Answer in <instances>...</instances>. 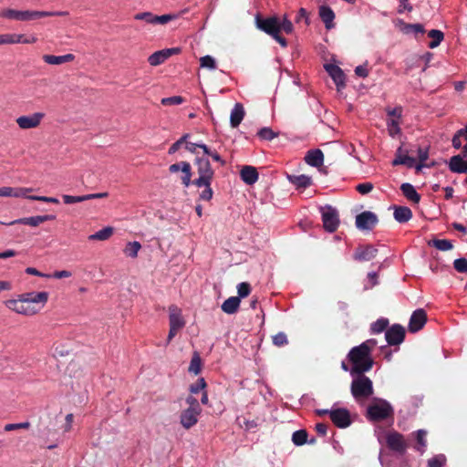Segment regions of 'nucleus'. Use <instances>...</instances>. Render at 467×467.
Segmentation results:
<instances>
[{"mask_svg":"<svg viewBox=\"0 0 467 467\" xmlns=\"http://www.w3.org/2000/svg\"><path fill=\"white\" fill-rule=\"evenodd\" d=\"M398 26L400 30L406 35L411 33L423 34L425 32L424 27L421 24H408L401 19L398 21Z\"/></svg>","mask_w":467,"mask_h":467,"instance_id":"obj_34","label":"nucleus"},{"mask_svg":"<svg viewBox=\"0 0 467 467\" xmlns=\"http://www.w3.org/2000/svg\"><path fill=\"white\" fill-rule=\"evenodd\" d=\"M184 98L182 96H172L169 98H163L161 99V104L163 106H173V105H180L184 102Z\"/></svg>","mask_w":467,"mask_h":467,"instance_id":"obj_50","label":"nucleus"},{"mask_svg":"<svg viewBox=\"0 0 467 467\" xmlns=\"http://www.w3.org/2000/svg\"><path fill=\"white\" fill-rule=\"evenodd\" d=\"M140 248H141V245L139 242H137V241L130 242L127 244V245L124 249V253L127 256L135 258V257H137L138 252L140 251Z\"/></svg>","mask_w":467,"mask_h":467,"instance_id":"obj_43","label":"nucleus"},{"mask_svg":"<svg viewBox=\"0 0 467 467\" xmlns=\"http://www.w3.org/2000/svg\"><path fill=\"white\" fill-rule=\"evenodd\" d=\"M134 18L136 20L145 21L146 23L150 24V25H157V24L165 25V24L171 22V20L175 19L176 16L171 15V14L157 16L150 12H142V13L136 14Z\"/></svg>","mask_w":467,"mask_h":467,"instance_id":"obj_9","label":"nucleus"},{"mask_svg":"<svg viewBox=\"0 0 467 467\" xmlns=\"http://www.w3.org/2000/svg\"><path fill=\"white\" fill-rule=\"evenodd\" d=\"M292 441L297 445L301 446L307 441V432L305 430H299L293 433Z\"/></svg>","mask_w":467,"mask_h":467,"instance_id":"obj_45","label":"nucleus"},{"mask_svg":"<svg viewBox=\"0 0 467 467\" xmlns=\"http://www.w3.org/2000/svg\"><path fill=\"white\" fill-rule=\"evenodd\" d=\"M169 171L171 173L178 172L182 171L183 175L182 176V183L184 187H189L192 182V167L191 164L187 161H181L177 163H173L170 165Z\"/></svg>","mask_w":467,"mask_h":467,"instance_id":"obj_16","label":"nucleus"},{"mask_svg":"<svg viewBox=\"0 0 467 467\" xmlns=\"http://www.w3.org/2000/svg\"><path fill=\"white\" fill-rule=\"evenodd\" d=\"M428 244L440 251H450L453 248L451 241L448 239H432L429 241Z\"/></svg>","mask_w":467,"mask_h":467,"instance_id":"obj_37","label":"nucleus"},{"mask_svg":"<svg viewBox=\"0 0 467 467\" xmlns=\"http://www.w3.org/2000/svg\"><path fill=\"white\" fill-rule=\"evenodd\" d=\"M427 321V316L423 309L420 308L415 310L409 322V330L411 333L418 332L420 330Z\"/></svg>","mask_w":467,"mask_h":467,"instance_id":"obj_19","label":"nucleus"},{"mask_svg":"<svg viewBox=\"0 0 467 467\" xmlns=\"http://www.w3.org/2000/svg\"><path fill=\"white\" fill-rule=\"evenodd\" d=\"M412 5L409 4L408 0H400L399 9L398 12L400 14L403 13L405 10H408L409 12L412 11Z\"/></svg>","mask_w":467,"mask_h":467,"instance_id":"obj_64","label":"nucleus"},{"mask_svg":"<svg viewBox=\"0 0 467 467\" xmlns=\"http://www.w3.org/2000/svg\"><path fill=\"white\" fill-rule=\"evenodd\" d=\"M43 60L49 65H61L74 60L73 54H67L63 56L44 55Z\"/></svg>","mask_w":467,"mask_h":467,"instance_id":"obj_32","label":"nucleus"},{"mask_svg":"<svg viewBox=\"0 0 467 467\" xmlns=\"http://www.w3.org/2000/svg\"><path fill=\"white\" fill-rule=\"evenodd\" d=\"M212 182H209L208 184H203L202 187L204 188L199 194V200L202 201H210L213 198V192L211 188Z\"/></svg>","mask_w":467,"mask_h":467,"instance_id":"obj_49","label":"nucleus"},{"mask_svg":"<svg viewBox=\"0 0 467 467\" xmlns=\"http://www.w3.org/2000/svg\"><path fill=\"white\" fill-rule=\"evenodd\" d=\"M46 14L41 13V11H19L15 9H5L0 13V16L5 17L8 19H14L18 21H29L35 20L38 18L44 17Z\"/></svg>","mask_w":467,"mask_h":467,"instance_id":"obj_7","label":"nucleus"},{"mask_svg":"<svg viewBox=\"0 0 467 467\" xmlns=\"http://www.w3.org/2000/svg\"><path fill=\"white\" fill-rule=\"evenodd\" d=\"M446 458L443 454H439L428 461V467H442L445 464Z\"/></svg>","mask_w":467,"mask_h":467,"instance_id":"obj_51","label":"nucleus"},{"mask_svg":"<svg viewBox=\"0 0 467 467\" xmlns=\"http://www.w3.org/2000/svg\"><path fill=\"white\" fill-rule=\"evenodd\" d=\"M33 191L32 188H13V187H1L0 188V197H25L26 192H31Z\"/></svg>","mask_w":467,"mask_h":467,"instance_id":"obj_26","label":"nucleus"},{"mask_svg":"<svg viewBox=\"0 0 467 467\" xmlns=\"http://www.w3.org/2000/svg\"><path fill=\"white\" fill-rule=\"evenodd\" d=\"M54 219H55V216L50 215V214L37 215V216H32V217L20 218V219H17V220L9 222V223H5V222L0 221V224H5V225L25 224V225H29L32 227H36L42 223H45L47 221H51Z\"/></svg>","mask_w":467,"mask_h":467,"instance_id":"obj_13","label":"nucleus"},{"mask_svg":"<svg viewBox=\"0 0 467 467\" xmlns=\"http://www.w3.org/2000/svg\"><path fill=\"white\" fill-rule=\"evenodd\" d=\"M241 179L248 185H253L258 181L259 174L253 166H244L240 171Z\"/></svg>","mask_w":467,"mask_h":467,"instance_id":"obj_28","label":"nucleus"},{"mask_svg":"<svg viewBox=\"0 0 467 467\" xmlns=\"http://www.w3.org/2000/svg\"><path fill=\"white\" fill-rule=\"evenodd\" d=\"M320 212L322 214V222L326 231L334 233L337 231L339 224V218L337 211L330 205L321 207Z\"/></svg>","mask_w":467,"mask_h":467,"instance_id":"obj_8","label":"nucleus"},{"mask_svg":"<svg viewBox=\"0 0 467 467\" xmlns=\"http://www.w3.org/2000/svg\"><path fill=\"white\" fill-rule=\"evenodd\" d=\"M108 196H109V192H104L82 195V198H83V202H84V201H88V200H93V199L107 198Z\"/></svg>","mask_w":467,"mask_h":467,"instance_id":"obj_61","label":"nucleus"},{"mask_svg":"<svg viewBox=\"0 0 467 467\" xmlns=\"http://www.w3.org/2000/svg\"><path fill=\"white\" fill-rule=\"evenodd\" d=\"M319 16L323 23L325 24V26L327 30L332 29L335 26L334 19H335V13L334 11L327 5H321L319 7Z\"/></svg>","mask_w":467,"mask_h":467,"instance_id":"obj_29","label":"nucleus"},{"mask_svg":"<svg viewBox=\"0 0 467 467\" xmlns=\"http://www.w3.org/2000/svg\"><path fill=\"white\" fill-rule=\"evenodd\" d=\"M385 338L389 346H398L404 341L405 328L399 324H394L385 332Z\"/></svg>","mask_w":467,"mask_h":467,"instance_id":"obj_10","label":"nucleus"},{"mask_svg":"<svg viewBox=\"0 0 467 467\" xmlns=\"http://www.w3.org/2000/svg\"><path fill=\"white\" fill-rule=\"evenodd\" d=\"M273 344L278 348L284 347L288 344V339L284 332H279L272 337Z\"/></svg>","mask_w":467,"mask_h":467,"instance_id":"obj_47","label":"nucleus"},{"mask_svg":"<svg viewBox=\"0 0 467 467\" xmlns=\"http://www.w3.org/2000/svg\"><path fill=\"white\" fill-rule=\"evenodd\" d=\"M387 113L389 117H392V119H400L402 115V108L396 107L394 109H387Z\"/></svg>","mask_w":467,"mask_h":467,"instance_id":"obj_59","label":"nucleus"},{"mask_svg":"<svg viewBox=\"0 0 467 467\" xmlns=\"http://www.w3.org/2000/svg\"><path fill=\"white\" fill-rule=\"evenodd\" d=\"M205 387H206L205 380H204V379L201 378L194 384L191 385L190 391L192 393L197 394L201 390L204 389Z\"/></svg>","mask_w":467,"mask_h":467,"instance_id":"obj_56","label":"nucleus"},{"mask_svg":"<svg viewBox=\"0 0 467 467\" xmlns=\"http://www.w3.org/2000/svg\"><path fill=\"white\" fill-rule=\"evenodd\" d=\"M44 117V113L36 112L32 115L18 117L16 121L20 129L28 130L38 127Z\"/></svg>","mask_w":467,"mask_h":467,"instance_id":"obj_15","label":"nucleus"},{"mask_svg":"<svg viewBox=\"0 0 467 467\" xmlns=\"http://www.w3.org/2000/svg\"><path fill=\"white\" fill-rule=\"evenodd\" d=\"M47 301V294H16L5 300V306L22 315H33L40 311Z\"/></svg>","mask_w":467,"mask_h":467,"instance_id":"obj_1","label":"nucleus"},{"mask_svg":"<svg viewBox=\"0 0 467 467\" xmlns=\"http://www.w3.org/2000/svg\"><path fill=\"white\" fill-rule=\"evenodd\" d=\"M186 402L189 405L188 409H194L195 410L202 411L200 404H199L198 400L194 397L189 396L186 399Z\"/></svg>","mask_w":467,"mask_h":467,"instance_id":"obj_62","label":"nucleus"},{"mask_svg":"<svg viewBox=\"0 0 467 467\" xmlns=\"http://www.w3.org/2000/svg\"><path fill=\"white\" fill-rule=\"evenodd\" d=\"M249 294H238L235 296H230L221 306L222 310L228 315L235 314L243 298L246 297Z\"/></svg>","mask_w":467,"mask_h":467,"instance_id":"obj_22","label":"nucleus"},{"mask_svg":"<svg viewBox=\"0 0 467 467\" xmlns=\"http://www.w3.org/2000/svg\"><path fill=\"white\" fill-rule=\"evenodd\" d=\"M393 215L397 222L404 223L411 219L412 212L407 206H394Z\"/></svg>","mask_w":467,"mask_h":467,"instance_id":"obj_33","label":"nucleus"},{"mask_svg":"<svg viewBox=\"0 0 467 467\" xmlns=\"http://www.w3.org/2000/svg\"><path fill=\"white\" fill-rule=\"evenodd\" d=\"M200 64H201L202 67H207L209 69L216 68V64H215L214 58L208 55L201 57Z\"/></svg>","mask_w":467,"mask_h":467,"instance_id":"obj_53","label":"nucleus"},{"mask_svg":"<svg viewBox=\"0 0 467 467\" xmlns=\"http://www.w3.org/2000/svg\"><path fill=\"white\" fill-rule=\"evenodd\" d=\"M201 369H202L201 357L197 352H194L193 356L192 358L190 366H189V371L197 375L201 372Z\"/></svg>","mask_w":467,"mask_h":467,"instance_id":"obj_42","label":"nucleus"},{"mask_svg":"<svg viewBox=\"0 0 467 467\" xmlns=\"http://www.w3.org/2000/svg\"><path fill=\"white\" fill-rule=\"evenodd\" d=\"M289 181L297 188H306L312 184L311 177L305 174L289 176Z\"/></svg>","mask_w":467,"mask_h":467,"instance_id":"obj_36","label":"nucleus"},{"mask_svg":"<svg viewBox=\"0 0 467 467\" xmlns=\"http://www.w3.org/2000/svg\"><path fill=\"white\" fill-rule=\"evenodd\" d=\"M180 52V48H167L160 51L154 52L148 58V61L150 66L156 67L165 62L171 56L174 54H178Z\"/></svg>","mask_w":467,"mask_h":467,"instance_id":"obj_18","label":"nucleus"},{"mask_svg":"<svg viewBox=\"0 0 467 467\" xmlns=\"http://www.w3.org/2000/svg\"><path fill=\"white\" fill-rule=\"evenodd\" d=\"M30 427V423L28 421L21 422V423H8L5 426V431H16L19 429H28Z\"/></svg>","mask_w":467,"mask_h":467,"instance_id":"obj_55","label":"nucleus"},{"mask_svg":"<svg viewBox=\"0 0 467 467\" xmlns=\"http://www.w3.org/2000/svg\"><path fill=\"white\" fill-rule=\"evenodd\" d=\"M197 165V172L199 177L191 183L198 188H202L203 184H208L212 182L214 176V171L213 170L211 163L208 159L197 157L195 160Z\"/></svg>","mask_w":467,"mask_h":467,"instance_id":"obj_6","label":"nucleus"},{"mask_svg":"<svg viewBox=\"0 0 467 467\" xmlns=\"http://www.w3.org/2000/svg\"><path fill=\"white\" fill-rule=\"evenodd\" d=\"M379 284V275L375 272L368 273L367 276V283L365 284V289H372L376 285Z\"/></svg>","mask_w":467,"mask_h":467,"instance_id":"obj_52","label":"nucleus"},{"mask_svg":"<svg viewBox=\"0 0 467 467\" xmlns=\"http://www.w3.org/2000/svg\"><path fill=\"white\" fill-rule=\"evenodd\" d=\"M387 444L389 449L399 452H402L406 449L403 437L398 432H390L387 435Z\"/></svg>","mask_w":467,"mask_h":467,"instance_id":"obj_25","label":"nucleus"},{"mask_svg":"<svg viewBox=\"0 0 467 467\" xmlns=\"http://www.w3.org/2000/svg\"><path fill=\"white\" fill-rule=\"evenodd\" d=\"M368 417L370 420H382L393 414L391 405L385 400L376 399L367 410Z\"/></svg>","mask_w":467,"mask_h":467,"instance_id":"obj_5","label":"nucleus"},{"mask_svg":"<svg viewBox=\"0 0 467 467\" xmlns=\"http://www.w3.org/2000/svg\"><path fill=\"white\" fill-rule=\"evenodd\" d=\"M463 156L454 155L450 159L449 168L451 171L456 173H466L467 172V161H463Z\"/></svg>","mask_w":467,"mask_h":467,"instance_id":"obj_27","label":"nucleus"},{"mask_svg":"<svg viewBox=\"0 0 467 467\" xmlns=\"http://www.w3.org/2000/svg\"><path fill=\"white\" fill-rule=\"evenodd\" d=\"M186 322L182 317V309L175 305L169 306V325L179 330L182 329Z\"/></svg>","mask_w":467,"mask_h":467,"instance_id":"obj_21","label":"nucleus"},{"mask_svg":"<svg viewBox=\"0 0 467 467\" xmlns=\"http://www.w3.org/2000/svg\"><path fill=\"white\" fill-rule=\"evenodd\" d=\"M429 158V149L428 148H419L418 149V159L419 163L415 166L417 171H420L423 167H429V165L424 162Z\"/></svg>","mask_w":467,"mask_h":467,"instance_id":"obj_41","label":"nucleus"},{"mask_svg":"<svg viewBox=\"0 0 467 467\" xmlns=\"http://www.w3.org/2000/svg\"><path fill=\"white\" fill-rule=\"evenodd\" d=\"M378 254V249L371 244H360L358 245L354 254L353 259L358 262L370 261L374 259Z\"/></svg>","mask_w":467,"mask_h":467,"instance_id":"obj_12","label":"nucleus"},{"mask_svg":"<svg viewBox=\"0 0 467 467\" xmlns=\"http://www.w3.org/2000/svg\"><path fill=\"white\" fill-rule=\"evenodd\" d=\"M415 162V158L409 156L408 150L404 149L403 146L401 145L396 150L395 158L392 161V165H405L409 168H412L414 167Z\"/></svg>","mask_w":467,"mask_h":467,"instance_id":"obj_20","label":"nucleus"},{"mask_svg":"<svg viewBox=\"0 0 467 467\" xmlns=\"http://www.w3.org/2000/svg\"><path fill=\"white\" fill-rule=\"evenodd\" d=\"M374 186L371 182L359 183L356 186V190L360 194H367L373 190Z\"/></svg>","mask_w":467,"mask_h":467,"instance_id":"obj_57","label":"nucleus"},{"mask_svg":"<svg viewBox=\"0 0 467 467\" xmlns=\"http://www.w3.org/2000/svg\"><path fill=\"white\" fill-rule=\"evenodd\" d=\"M257 135L260 139L265 140H272L275 137H277V133H275L274 130H272L270 128H262L258 132Z\"/></svg>","mask_w":467,"mask_h":467,"instance_id":"obj_48","label":"nucleus"},{"mask_svg":"<svg viewBox=\"0 0 467 467\" xmlns=\"http://www.w3.org/2000/svg\"><path fill=\"white\" fill-rule=\"evenodd\" d=\"M352 377L351 394L358 403L363 404L374 392L372 380L364 373L355 374Z\"/></svg>","mask_w":467,"mask_h":467,"instance_id":"obj_4","label":"nucleus"},{"mask_svg":"<svg viewBox=\"0 0 467 467\" xmlns=\"http://www.w3.org/2000/svg\"><path fill=\"white\" fill-rule=\"evenodd\" d=\"M333 423L338 428H347L351 424L349 411L346 409H336L329 411Z\"/></svg>","mask_w":467,"mask_h":467,"instance_id":"obj_14","label":"nucleus"},{"mask_svg":"<svg viewBox=\"0 0 467 467\" xmlns=\"http://www.w3.org/2000/svg\"><path fill=\"white\" fill-rule=\"evenodd\" d=\"M201 411L194 409H186L181 414V424L185 429H190L194 426L198 421V417Z\"/></svg>","mask_w":467,"mask_h":467,"instance_id":"obj_24","label":"nucleus"},{"mask_svg":"<svg viewBox=\"0 0 467 467\" xmlns=\"http://www.w3.org/2000/svg\"><path fill=\"white\" fill-rule=\"evenodd\" d=\"M400 190L403 195L410 202L419 203L420 201V195L416 192L413 185L408 182H404L400 186Z\"/></svg>","mask_w":467,"mask_h":467,"instance_id":"obj_35","label":"nucleus"},{"mask_svg":"<svg viewBox=\"0 0 467 467\" xmlns=\"http://www.w3.org/2000/svg\"><path fill=\"white\" fill-rule=\"evenodd\" d=\"M348 358L353 365L350 370L352 376L370 370L373 365V360L365 346L354 347L348 353Z\"/></svg>","mask_w":467,"mask_h":467,"instance_id":"obj_3","label":"nucleus"},{"mask_svg":"<svg viewBox=\"0 0 467 467\" xmlns=\"http://www.w3.org/2000/svg\"><path fill=\"white\" fill-rule=\"evenodd\" d=\"M428 36L431 38L432 40L429 43L428 47L430 48H435L437 47L441 42L443 40L444 34L438 29H431L428 33Z\"/></svg>","mask_w":467,"mask_h":467,"instance_id":"obj_40","label":"nucleus"},{"mask_svg":"<svg viewBox=\"0 0 467 467\" xmlns=\"http://www.w3.org/2000/svg\"><path fill=\"white\" fill-rule=\"evenodd\" d=\"M378 222L377 215L369 211L362 212L356 216V226L359 230H371Z\"/></svg>","mask_w":467,"mask_h":467,"instance_id":"obj_11","label":"nucleus"},{"mask_svg":"<svg viewBox=\"0 0 467 467\" xmlns=\"http://www.w3.org/2000/svg\"><path fill=\"white\" fill-rule=\"evenodd\" d=\"M454 269L459 273H467V259L458 258L453 262Z\"/></svg>","mask_w":467,"mask_h":467,"instance_id":"obj_54","label":"nucleus"},{"mask_svg":"<svg viewBox=\"0 0 467 467\" xmlns=\"http://www.w3.org/2000/svg\"><path fill=\"white\" fill-rule=\"evenodd\" d=\"M325 69L333 79L337 90H341L346 87V77L343 70L337 65L326 64Z\"/></svg>","mask_w":467,"mask_h":467,"instance_id":"obj_17","label":"nucleus"},{"mask_svg":"<svg viewBox=\"0 0 467 467\" xmlns=\"http://www.w3.org/2000/svg\"><path fill=\"white\" fill-rule=\"evenodd\" d=\"M426 436H427V431L424 430H419L416 432V440H417L418 445L415 447V449L417 451H420L421 453H423L425 451Z\"/></svg>","mask_w":467,"mask_h":467,"instance_id":"obj_44","label":"nucleus"},{"mask_svg":"<svg viewBox=\"0 0 467 467\" xmlns=\"http://www.w3.org/2000/svg\"><path fill=\"white\" fill-rule=\"evenodd\" d=\"M387 126H388L389 133L392 137L400 133V131H401V130L400 128V119H390L387 121Z\"/></svg>","mask_w":467,"mask_h":467,"instance_id":"obj_46","label":"nucleus"},{"mask_svg":"<svg viewBox=\"0 0 467 467\" xmlns=\"http://www.w3.org/2000/svg\"><path fill=\"white\" fill-rule=\"evenodd\" d=\"M36 41V37H35V36L26 38V37H25L24 35H17V34L0 35V45L16 44V43L31 44V43H35Z\"/></svg>","mask_w":467,"mask_h":467,"instance_id":"obj_23","label":"nucleus"},{"mask_svg":"<svg viewBox=\"0 0 467 467\" xmlns=\"http://www.w3.org/2000/svg\"><path fill=\"white\" fill-rule=\"evenodd\" d=\"M254 21L256 27L270 36L281 33L282 31L285 34H291L294 30L292 22L285 16L283 20H280L276 16L264 17L260 14H257L254 17Z\"/></svg>","mask_w":467,"mask_h":467,"instance_id":"obj_2","label":"nucleus"},{"mask_svg":"<svg viewBox=\"0 0 467 467\" xmlns=\"http://www.w3.org/2000/svg\"><path fill=\"white\" fill-rule=\"evenodd\" d=\"M305 161L310 166L320 167L324 162V154L319 149L311 150L307 151Z\"/></svg>","mask_w":467,"mask_h":467,"instance_id":"obj_30","label":"nucleus"},{"mask_svg":"<svg viewBox=\"0 0 467 467\" xmlns=\"http://www.w3.org/2000/svg\"><path fill=\"white\" fill-rule=\"evenodd\" d=\"M388 326L389 319L380 317L370 325V334H379L383 331L386 332Z\"/></svg>","mask_w":467,"mask_h":467,"instance_id":"obj_39","label":"nucleus"},{"mask_svg":"<svg viewBox=\"0 0 467 467\" xmlns=\"http://www.w3.org/2000/svg\"><path fill=\"white\" fill-rule=\"evenodd\" d=\"M114 229L110 226L104 227L97 233L88 236L89 240L95 241H105L108 240L113 234Z\"/></svg>","mask_w":467,"mask_h":467,"instance_id":"obj_38","label":"nucleus"},{"mask_svg":"<svg viewBox=\"0 0 467 467\" xmlns=\"http://www.w3.org/2000/svg\"><path fill=\"white\" fill-rule=\"evenodd\" d=\"M355 74L360 78H367L368 76V70L367 65H360L355 68Z\"/></svg>","mask_w":467,"mask_h":467,"instance_id":"obj_63","label":"nucleus"},{"mask_svg":"<svg viewBox=\"0 0 467 467\" xmlns=\"http://www.w3.org/2000/svg\"><path fill=\"white\" fill-rule=\"evenodd\" d=\"M62 198H63L64 202L67 204L83 202L82 195L81 196H72V195L65 194L62 196Z\"/></svg>","mask_w":467,"mask_h":467,"instance_id":"obj_60","label":"nucleus"},{"mask_svg":"<svg viewBox=\"0 0 467 467\" xmlns=\"http://www.w3.org/2000/svg\"><path fill=\"white\" fill-rule=\"evenodd\" d=\"M244 109L241 103H236L232 109L231 116H230V124L232 128L238 127L244 117Z\"/></svg>","mask_w":467,"mask_h":467,"instance_id":"obj_31","label":"nucleus"},{"mask_svg":"<svg viewBox=\"0 0 467 467\" xmlns=\"http://www.w3.org/2000/svg\"><path fill=\"white\" fill-rule=\"evenodd\" d=\"M27 199H29V200H36V201H41V202H50V203H56V204L59 202L58 199H57L55 197L29 195L27 197Z\"/></svg>","mask_w":467,"mask_h":467,"instance_id":"obj_58","label":"nucleus"}]
</instances>
